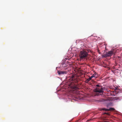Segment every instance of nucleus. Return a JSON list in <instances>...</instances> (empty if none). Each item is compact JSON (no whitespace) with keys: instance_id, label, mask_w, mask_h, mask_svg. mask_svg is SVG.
Returning <instances> with one entry per match:
<instances>
[{"instance_id":"1","label":"nucleus","mask_w":122,"mask_h":122,"mask_svg":"<svg viewBox=\"0 0 122 122\" xmlns=\"http://www.w3.org/2000/svg\"><path fill=\"white\" fill-rule=\"evenodd\" d=\"M88 53L87 52L83 50L81 51L79 54L80 58V59H85L87 57Z\"/></svg>"},{"instance_id":"2","label":"nucleus","mask_w":122,"mask_h":122,"mask_svg":"<svg viewBox=\"0 0 122 122\" xmlns=\"http://www.w3.org/2000/svg\"><path fill=\"white\" fill-rule=\"evenodd\" d=\"M114 53L112 51H110L108 52L104 53L103 54V57H108L111 56L114 54Z\"/></svg>"},{"instance_id":"3","label":"nucleus","mask_w":122,"mask_h":122,"mask_svg":"<svg viewBox=\"0 0 122 122\" xmlns=\"http://www.w3.org/2000/svg\"><path fill=\"white\" fill-rule=\"evenodd\" d=\"M103 90V88L102 87H98L96 88L95 90V92H96L101 93H102L104 92Z\"/></svg>"},{"instance_id":"4","label":"nucleus","mask_w":122,"mask_h":122,"mask_svg":"<svg viewBox=\"0 0 122 122\" xmlns=\"http://www.w3.org/2000/svg\"><path fill=\"white\" fill-rule=\"evenodd\" d=\"M67 72V71H57L58 74L60 75L66 74Z\"/></svg>"},{"instance_id":"5","label":"nucleus","mask_w":122,"mask_h":122,"mask_svg":"<svg viewBox=\"0 0 122 122\" xmlns=\"http://www.w3.org/2000/svg\"><path fill=\"white\" fill-rule=\"evenodd\" d=\"M75 78L74 76L72 75L71 77L70 78V80L73 81L72 82H75L76 80H75Z\"/></svg>"},{"instance_id":"6","label":"nucleus","mask_w":122,"mask_h":122,"mask_svg":"<svg viewBox=\"0 0 122 122\" xmlns=\"http://www.w3.org/2000/svg\"><path fill=\"white\" fill-rule=\"evenodd\" d=\"M102 110H105L106 111H113L115 110V109L114 108H110L109 109H106L105 108H103L102 109Z\"/></svg>"},{"instance_id":"7","label":"nucleus","mask_w":122,"mask_h":122,"mask_svg":"<svg viewBox=\"0 0 122 122\" xmlns=\"http://www.w3.org/2000/svg\"><path fill=\"white\" fill-rule=\"evenodd\" d=\"M92 78V77L91 76L89 77L87 79L86 81L85 82L86 83H88L89 81H90L91 80V79Z\"/></svg>"},{"instance_id":"8","label":"nucleus","mask_w":122,"mask_h":122,"mask_svg":"<svg viewBox=\"0 0 122 122\" xmlns=\"http://www.w3.org/2000/svg\"><path fill=\"white\" fill-rule=\"evenodd\" d=\"M97 76V74L96 73H95L94 74H93L92 76H91L92 77V78L93 77H96Z\"/></svg>"},{"instance_id":"9","label":"nucleus","mask_w":122,"mask_h":122,"mask_svg":"<svg viewBox=\"0 0 122 122\" xmlns=\"http://www.w3.org/2000/svg\"><path fill=\"white\" fill-rule=\"evenodd\" d=\"M104 114H106L107 115L109 116L110 115V114L109 113H105Z\"/></svg>"},{"instance_id":"10","label":"nucleus","mask_w":122,"mask_h":122,"mask_svg":"<svg viewBox=\"0 0 122 122\" xmlns=\"http://www.w3.org/2000/svg\"><path fill=\"white\" fill-rule=\"evenodd\" d=\"M96 86L97 87L96 88H97L98 87H101V86H99V85H96Z\"/></svg>"},{"instance_id":"11","label":"nucleus","mask_w":122,"mask_h":122,"mask_svg":"<svg viewBox=\"0 0 122 122\" xmlns=\"http://www.w3.org/2000/svg\"><path fill=\"white\" fill-rule=\"evenodd\" d=\"M77 88V87H73V89L75 90H76Z\"/></svg>"},{"instance_id":"12","label":"nucleus","mask_w":122,"mask_h":122,"mask_svg":"<svg viewBox=\"0 0 122 122\" xmlns=\"http://www.w3.org/2000/svg\"><path fill=\"white\" fill-rule=\"evenodd\" d=\"M79 121V120H78L77 121H76V122H78V121Z\"/></svg>"}]
</instances>
